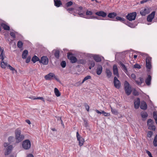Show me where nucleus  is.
I'll return each mask as SVG.
<instances>
[{
  "label": "nucleus",
  "instance_id": "1",
  "mask_svg": "<svg viewBox=\"0 0 157 157\" xmlns=\"http://www.w3.org/2000/svg\"><path fill=\"white\" fill-rule=\"evenodd\" d=\"M124 90L125 93L127 95H130L132 91L131 86L130 85L129 83L126 81L124 82Z\"/></svg>",
  "mask_w": 157,
  "mask_h": 157
},
{
  "label": "nucleus",
  "instance_id": "2",
  "mask_svg": "<svg viewBox=\"0 0 157 157\" xmlns=\"http://www.w3.org/2000/svg\"><path fill=\"white\" fill-rule=\"evenodd\" d=\"M137 13L136 12H134L128 14L126 16V18L127 20L129 21H132L134 20L136 16Z\"/></svg>",
  "mask_w": 157,
  "mask_h": 157
},
{
  "label": "nucleus",
  "instance_id": "3",
  "mask_svg": "<svg viewBox=\"0 0 157 157\" xmlns=\"http://www.w3.org/2000/svg\"><path fill=\"white\" fill-rule=\"evenodd\" d=\"M22 145L24 149L25 150L29 149L31 146L30 141L29 140H25L23 142Z\"/></svg>",
  "mask_w": 157,
  "mask_h": 157
},
{
  "label": "nucleus",
  "instance_id": "4",
  "mask_svg": "<svg viewBox=\"0 0 157 157\" xmlns=\"http://www.w3.org/2000/svg\"><path fill=\"white\" fill-rule=\"evenodd\" d=\"M67 57L68 59L70 60V62L72 63H75L77 61V59L74 56H73V54L69 52L67 53Z\"/></svg>",
  "mask_w": 157,
  "mask_h": 157
},
{
  "label": "nucleus",
  "instance_id": "5",
  "mask_svg": "<svg viewBox=\"0 0 157 157\" xmlns=\"http://www.w3.org/2000/svg\"><path fill=\"white\" fill-rule=\"evenodd\" d=\"M151 57H147L146 59V67L147 69L150 70L151 67Z\"/></svg>",
  "mask_w": 157,
  "mask_h": 157
},
{
  "label": "nucleus",
  "instance_id": "6",
  "mask_svg": "<svg viewBox=\"0 0 157 157\" xmlns=\"http://www.w3.org/2000/svg\"><path fill=\"white\" fill-rule=\"evenodd\" d=\"M113 83L115 88L117 89L120 88L121 86V82L116 77H114V78Z\"/></svg>",
  "mask_w": 157,
  "mask_h": 157
},
{
  "label": "nucleus",
  "instance_id": "7",
  "mask_svg": "<svg viewBox=\"0 0 157 157\" xmlns=\"http://www.w3.org/2000/svg\"><path fill=\"white\" fill-rule=\"evenodd\" d=\"M39 62L43 65H47L48 62V59L46 56H43L41 57V60H40Z\"/></svg>",
  "mask_w": 157,
  "mask_h": 157
},
{
  "label": "nucleus",
  "instance_id": "8",
  "mask_svg": "<svg viewBox=\"0 0 157 157\" xmlns=\"http://www.w3.org/2000/svg\"><path fill=\"white\" fill-rule=\"evenodd\" d=\"M150 9L147 7L144 8V10H141L140 11V14L143 16H145L146 14H148L150 13Z\"/></svg>",
  "mask_w": 157,
  "mask_h": 157
},
{
  "label": "nucleus",
  "instance_id": "9",
  "mask_svg": "<svg viewBox=\"0 0 157 157\" xmlns=\"http://www.w3.org/2000/svg\"><path fill=\"white\" fill-rule=\"evenodd\" d=\"M155 13V11H153L151 13L149 14L147 17V21L149 22H151L153 19L154 18Z\"/></svg>",
  "mask_w": 157,
  "mask_h": 157
},
{
  "label": "nucleus",
  "instance_id": "10",
  "mask_svg": "<svg viewBox=\"0 0 157 157\" xmlns=\"http://www.w3.org/2000/svg\"><path fill=\"white\" fill-rule=\"evenodd\" d=\"M134 106L135 109H138L140 106V100L139 98H137L134 100Z\"/></svg>",
  "mask_w": 157,
  "mask_h": 157
},
{
  "label": "nucleus",
  "instance_id": "11",
  "mask_svg": "<svg viewBox=\"0 0 157 157\" xmlns=\"http://www.w3.org/2000/svg\"><path fill=\"white\" fill-rule=\"evenodd\" d=\"M54 76H55V74L52 73H50L44 76V78L46 80H50L52 79Z\"/></svg>",
  "mask_w": 157,
  "mask_h": 157
},
{
  "label": "nucleus",
  "instance_id": "12",
  "mask_svg": "<svg viewBox=\"0 0 157 157\" xmlns=\"http://www.w3.org/2000/svg\"><path fill=\"white\" fill-rule=\"evenodd\" d=\"M95 14L99 16H101L102 17H105L107 15V13L102 11H100L96 12Z\"/></svg>",
  "mask_w": 157,
  "mask_h": 157
},
{
  "label": "nucleus",
  "instance_id": "13",
  "mask_svg": "<svg viewBox=\"0 0 157 157\" xmlns=\"http://www.w3.org/2000/svg\"><path fill=\"white\" fill-rule=\"evenodd\" d=\"M102 71V66L99 64L98 65L97 68L96 69V73L98 75H101Z\"/></svg>",
  "mask_w": 157,
  "mask_h": 157
},
{
  "label": "nucleus",
  "instance_id": "14",
  "mask_svg": "<svg viewBox=\"0 0 157 157\" xmlns=\"http://www.w3.org/2000/svg\"><path fill=\"white\" fill-rule=\"evenodd\" d=\"M147 104L145 101H141L140 108L141 109L144 110H146L147 109Z\"/></svg>",
  "mask_w": 157,
  "mask_h": 157
},
{
  "label": "nucleus",
  "instance_id": "15",
  "mask_svg": "<svg viewBox=\"0 0 157 157\" xmlns=\"http://www.w3.org/2000/svg\"><path fill=\"white\" fill-rule=\"evenodd\" d=\"M151 76L150 75H148V77L145 81V83L147 86H149L151 85Z\"/></svg>",
  "mask_w": 157,
  "mask_h": 157
},
{
  "label": "nucleus",
  "instance_id": "16",
  "mask_svg": "<svg viewBox=\"0 0 157 157\" xmlns=\"http://www.w3.org/2000/svg\"><path fill=\"white\" fill-rule=\"evenodd\" d=\"M113 69L114 75H116L117 76H118L119 75V74L118 72L117 66L116 65L114 64L113 65Z\"/></svg>",
  "mask_w": 157,
  "mask_h": 157
},
{
  "label": "nucleus",
  "instance_id": "17",
  "mask_svg": "<svg viewBox=\"0 0 157 157\" xmlns=\"http://www.w3.org/2000/svg\"><path fill=\"white\" fill-rule=\"evenodd\" d=\"M13 149V146L11 145H10L6 148V151L5 152V155H9Z\"/></svg>",
  "mask_w": 157,
  "mask_h": 157
},
{
  "label": "nucleus",
  "instance_id": "18",
  "mask_svg": "<svg viewBox=\"0 0 157 157\" xmlns=\"http://www.w3.org/2000/svg\"><path fill=\"white\" fill-rule=\"evenodd\" d=\"M54 5L57 7H59L62 5V2L60 0H54Z\"/></svg>",
  "mask_w": 157,
  "mask_h": 157
},
{
  "label": "nucleus",
  "instance_id": "19",
  "mask_svg": "<svg viewBox=\"0 0 157 157\" xmlns=\"http://www.w3.org/2000/svg\"><path fill=\"white\" fill-rule=\"evenodd\" d=\"M5 57V55L4 50L0 47V59L3 60Z\"/></svg>",
  "mask_w": 157,
  "mask_h": 157
},
{
  "label": "nucleus",
  "instance_id": "20",
  "mask_svg": "<svg viewBox=\"0 0 157 157\" xmlns=\"http://www.w3.org/2000/svg\"><path fill=\"white\" fill-rule=\"evenodd\" d=\"M118 63L121 66V68H122V69L123 70V71L126 73V72H127L128 71L125 66L121 61H120Z\"/></svg>",
  "mask_w": 157,
  "mask_h": 157
},
{
  "label": "nucleus",
  "instance_id": "21",
  "mask_svg": "<svg viewBox=\"0 0 157 157\" xmlns=\"http://www.w3.org/2000/svg\"><path fill=\"white\" fill-rule=\"evenodd\" d=\"M105 73L106 75V76L108 78H109L111 77L112 75V73L109 69H106Z\"/></svg>",
  "mask_w": 157,
  "mask_h": 157
},
{
  "label": "nucleus",
  "instance_id": "22",
  "mask_svg": "<svg viewBox=\"0 0 157 157\" xmlns=\"http://www.w3.org/2000/svg\"><path fill=\"white\" fill-rule=\"evenodd\" d=\"M124 24L131 28H134L135 27V26L134 24L126 20Z\"/></svg>",
  "mask_w": 157,
  "mask_h": 157
},
{
  "label": "nucleus",
  "instance_id": "23",
  "mask_svg": "<svg viewBox=\"0 0 157 157\" xmlns=\"http://www.w3.org/2000/svg\"><path fill=\"white\" fill-rule=\"evenodd\" d=\"M93 58L97 62H100L101 61V57L98 55H95L94 56Z\"/></svg>",
  "mask_w": 157,
  "mask_h": 157
},
{
  "label": "nucleus",
  "instance_id": "24",
  "mask_svg": "<svg viewBox=\"0 0 157 157\" xmlns=\"http://www.w3.org/2000/svg\"><path fill=\"white\" fill-rule=\"evenodd\" d=\"M7 63L6 62H5L3 60H2L1 61V67L3 68H5L6 67H8Z\"/></svg>",
  "mask_w": 157,
  "mask_h": 157
},
{
  "label": "nucleus",
  "instance_id": "25",
  "mask_svg": "<svg viewBox=\"0 0 157 157\" xmlns=\"http://www.w3.org/2000/svg\"><path fill=\"white\" fill-rule=\"evenodd\" d=\"M24 136L23 135H18L17 136H15L16 139L19 142H21V141L24 138Z\"/></svg>",
  "mask_w": 157,
  "mask_h": 157
},
{
  "label": "nucleus",
  "instance_id": "26",
  "mask_svg": "<svg viewBox=\"0 0 157 157\" xmlns=\"http://www.w3.org/2000/svg\"><path fill=\"white\" fill-rule=\"evenodd\" d=\"M139 81L136 80L135 82L138 85H141L144 82V79L143 78L141 77L139 78Z\"/></svg>",
  "mask_w": 157,
  "mask_h": 157
},
{
  "label": "nucleus",
  "instance_id": "27",
  "mask_svg": "<svg viewBox=\"0 0 157 157\" xmlns=\"http://www.w3.org/2000/svg\"><path fill=\"white\" fill-rule=\"evenodd\" d=\"M117 15V13L114 12L109 13L108 15V17L111 18H113Z\"/></svg>",
  "mask_w": 157,
  "mask_h": 157
},
{
  "label": "nucleus",
  "instance_id": "28",
  "mask_svg": "<svg viewBox=\"0 0 157 157\" xmlns=\"http://www.w3.org/2000/svg\"><path fill=\"white\" fill-rule=\"evenodd\" d=\"M28 54V51L27 50H25L23 52L22 55V57L23 59H25L27 58V56Z\"/></svg>",
  "mask_w": 157,
  "mask_h": 157
},
{
  "label": "nucleus",
  "instance_id": "29",
  "mask_svg": "<svg viewBox=\"0 0 157 157\" xmlns=\"http://www.w3.org/2000/svg\"><path fill=\"white\" fill-rule=\"evenodd\" d=\"M116 19L117 21H120L121 22H123L124 23L125 21H126V19L125 18L121 17H116Z\"/></svg>",
  "mask_w": 157,
  "mask_h": 157
},
{
  "label": "nucleus",
  "instance_id": "30",
  "mask_svg": "<svg viewBox=\"0 0 157 157\" xmlns=\"http://www.w3.org/2000/svg\"><path fill=\"white\" fill-rule=\"evenodd\" d=\"M73 2L72 1H69L66 3L65 5L63 6V7L64 8H68L72 6L73 5Z\"/></svg>",
  "mask_w": 157,
  "mask_h": 157
},
{
  "label": "nucleus",
  "instance_id": "31",
  "mask_svg": "<svg viewBox=\"0 0 157 157\" xmlns=\"http://www.w3.org/2000/svg\"><path fill=\"white\" fill-rule=\"evenodd\" d=\"M40 60L39 58L36 55H34L32 59V61L34 63L37 61L39 62Z\"/></svg>",
  "mask_w": 157,
  "mask_h": 157
},
{
  "label": "nucleus",
  "instance_id": "32",
  "mask_svg": "<svg viewBox=\"0 0 157 157\" xmlns=\"http://www.w3.org/2000/svg\"><path fill=\"white\" fill-rule=\"evenodd\" d=\"M111 110L113 114L115 115H117L118 114V111L115 109L112 108L110 106Z\"/></svg>",
  "mask_w": 157,
  "mask_h": 157
},
{
  "label": "nucleus",
  "instance_id": "33",
  "mask_svg": "<svg viewBox=\"0 0 157 157\" xmlns=\"http://www.w3.org/2000/svg\"><path fill=\"white\" fill-rule=\"evenodd\" d=\"M54 92L56 95L57 97H58L60 96V93L59 92V90L56 88H55L54 89Z\"/></svg>",
  "mask_w": 157,
  "mask_h": 157
},
{
  "label": "nucleus",
  "instance_id": "34",
  "mask_svg": "<svg viewBox=\"0 0 157 157\" xmlns=\"http://www.w3.org/2000/svg\"><path fill=\"white\" fill-rule=\"evenodd\" d=\"M1 26L5 30H9L10 29V27L5 24H2Z\"/></svg>",
  "mask_w": 157,
  "mask_h": 157
},
{
  "label": "nucleus",
  "instance_id": "35",
  "mask_svg": "<svg viewBox=\"0 0 157 157\" xmlns=\"http://www.w3.org/2000/svg\"><path fill=\"white\" fill-rule=\"evenodd\" d=\"M79 139V140H78V141L79 145L81 147L83 145L84 142V139L83 138Z\"/></svg>",
  "mask_w": 157,
  "mask_h": 157
},
{
  "label": "nucleus",
  "instance_id": "36",
  "mask_svg": "<svg viewBox=\"0 0 157 157\" xmlns=\"http://www.w3.org/2000/svg\"><path fill=\"white\" fill-rule=\"evenodd\" d=\"M59 51L58 50H55V52L54 53V55L56 58L57 59H59Z\"/></svg>",
  "mask_w": 157,
  "mask_h": 157
},
{
  "label": "nucleus",
  "instance_id": "37",
  "mask_svg": "<svg viewBox=\"0 0 157 157\" xmlns=\"http://www.w3.org/2000/svg\"><path fill=\"white\" fill-rule=\"evenodd\" d=\"M141 116L143 118H146L148 116V114L146 112H141Z\"/></svg>",
  "mask_w": 157,
  "mask_h": 157
},
{
  "label": "nucleus",
  "instance_id": "38",
  "mask_svg": "<svg viewBox=\"0 0 157 157\" xmlns=\"http://www.w3.org/2000/svg\"><path fill=\"white\" fill-rule=\"evenodd\" d=\"M153 144L154 146H157V135H156L155 136L153 142Z\"/></svg>",
  "mask_w": 157,
  "mask_h": 157
},
{
  "label": "nucleus",
  "instance_id": "39",
  "mask_svg": "<svg viewBox=\"0 0 157 157\" xmlns=\"http://www.w3.org/2000/svg\"><path fill=\"white\" fill-rule=\"evenodd\" d=\"M23 46V43L21 41H19L18 42V43L17 44V47L18 48H21Z\"/></svg>",
  "mask_w": 157,
  "mask_h": 157
},
{
  "label": "nucleus",
  "instance_id": "40",
  "mask_svg": "<svg viewBox=\"0 0 157 157\" xmlns=\"http://www.w3.org/2000/svg\"><path fill=\"white\" fill-rule=\"evenodd\" d=\"M86 19H96L98 20H100L101 19H100L99 18V17H97V16H90L89 17H87L86 18Z\"/></svg>",
  "mask_w": 157,
  "mask_h": 157
},
{
  "label": "nucleus",
  "instance_id": "41",
  "mask_svg": "<svg viewBox=\"0 0 157 157\" xmlns=\"http://www.w3.org/2000/svg\"><path fill=\"white\" fill-rule=\"evenodd\" d=\"M153 133L151 131H149L148 132L147 136L149 138H151L152 136Z\"/></svg>",
  "mask_w": 157,
  "mask_h": 157
},
{
  "label": "nucleus",
  "instance_id": "42",
  "mask_svg": "<svg viewBox=\"0 0 157 157\" xmlns=\"http://www.w3.org/2000/svg\"><path fill=\"white\" fill-rule=\"evenodd\" d=\"M91 78V77L90 75H87L85 77L82 82V83H83L85 81L87 80L88 79H90Z\"/></svg>",
  "mask_w": 157,
  "mask_h": 157
},
{
  "label": "nucleus",
  "instance_id": "43",
  "mask_svg": "<svg viewBox=\"0 0 157 157\" xmlns=\"http://www.w3.org/2000/svg\"><path fill=\"white\" fill-rule=\"evenodd\" d=\"M89 64L92 67H94L95 65V62L93 60H90L89 61Z\"/></svg>",
  "mask_w": 157,
  "mask_h": 157
},
{
  "label": "nucleus",
  "instance_id": "44",
  "mask_svg": "<svg viewBox=\"0 0 157 157\" xmlns=\"http://www.w3.org/2000/svg\"><path fill=\"white\" fill-rule=\"evenodd\" d=\"M64 8L67 11H68V12L69 13H71V12L74 9V8H69V7H68V8Z\"/></svg>",
  "mask_w": 157,
  "mask_h": 157
},
{
  "label": "nucleus",
  "instance_id": "45",
  "mask_svg": "<svg viewBox=\"0 0 157 157\" xmlns=\"http://www.w3.org/2000/svg\"><path fill=\"white\" fill-rule=\"evenodd\" d=\"M149 129L155 131V127L154 125L151 124L149 126Z\"/></svg>",
  "mask_w": 157,
  "mask_h": 157
},
{
  "label": "nucleus",
  "instance_id": "46",
  "mask_svg": "<svg viewBox=\"0 0 157 157\" xmlns=\"http://www.w3.org/2000/svg\"><path fill=\"white\" fill-rule=\"evenodd\" d=\"M101 114H103L105 116L108 117L110 116V114L108 113L105 112L104 111L102 110L101 112Z\"/></svg>",
  "mask_w": 157,
  "mask_h": 157
},
{
  "label": "nucleus",
  "instance_id": "47",
  "mask_svg": "<svg viewBox=\"0 0 157 157\" xmlns=\"http://www.w3.org/2000/svg\"><path fill=\"white\" fill-rule=\"evenodd\" d=\"M138 52L140 53V55L142 56H143L144 57H145L146 59H147V57H150V56H149L146 53H142L141 52Z\"/></svg>",
  "mask_w": 157,
  "mask_h": 157
},
{
  "label": "nucleus",
  "instance_id": "48",
  "mask_svg": "<svg viewBox=\"0 0 157 157\" xmlns=\"http://www.w3.org/2000/svg\"><path fill=\"white\" fill-rule=\"evenodd\" d=\"M60 65L63 68H64L66 66V63L65 61H63L61 63Z\"/></svg>",
  "mask_w": 157,
  "mask_h": 157
},
{
  "label": "nucleus",
  "instance_id": "49",
  "mask_svg": "<svg viewBox=\"0 0 157 157\" xmlns=\"http://www.w3.org/2000/svg\"><path fill=\"white\" fill-rule=\"evenodd\" d=\"M15 136H17L18 135H20L21 133V131L19 130H16L15 131Z\"/></svg>",
  "mask_w": 157,
  "mask_h": 157
},
{
  "label": "nucleus",
  "instance_id": "50",
  "mask_svg": "<svg viewBox=\"0 0 157 157\" xmlns=\"http://www.w3.org/2000/svg\"><path fill=\"white\" fill-rule=\"evenodd\" d=\"M133 67L135 68L140 69L141 68V66L140 65L136 63L134 64L133 66Z\"/></svg>",
  "mask_w": 157,
  "mask_h": 157
},
{
  "label": "nucleus",
  "instance_id": "51",
  "mask_svg": "<svg viewBox=\"0 0 157 157\" xmlns=\"http://www.w3.org/2000/svg\"><path fill=\"white\" fill-rule=\"evenodd\" d=\"M8 67H9V69L10 70H11V71H15L16 72H17V71H16V70H15V69L14 68H13V67H11V66L10 65V64H8Z\"/></svg>",
  "mask_w": 157,
  "mask_h": 157
},
{
  "label": "nucleus",
  "instance_id": "52",
  "mask_svg": "<svg viewBox=\"0 0 157 157\" xmlns=\"http://www.w3.org/2000/svg\"><path fill=\"white\" fill-rule=\"evenodd\" d=\"M93 14V12L87 10L86 12V14L87 15H91Z\"/></svg>",
  "mask_w": 157,
  "mask_h": 157
},
{
  "label": "nucleus",
  "instance_id": "53",
  "mask_svg": "<svg viewBox=\"0 0 157 157\" xmlns=\"http://www.w3.org/2000/svg\"><path fill=\"white\" fill-rule=\"evenodd\" d=\"M78 14L81 17H84L86 18V17H85V15L83 13L79 12L78 13Z\"/></svg>",
  "mask_w": 157,
  "mask_h": 157
},
{
  "label": "nucleus",
  "instance_id": "54",
  "mask_svg": "<svg viewBox=\"0 0 157 157\" xmlns=\"http://www.w3.org/2000/svg\"><path fill=\"white\" fill-rule=\"evenodd\" d=\"M84 105L86 109V110L87 111H89V108H90L89 106L86 103H84Z\"/></svg>",
  "mask_w": 157,
  "mask_h": 157
},
{
  "label": "nucleus",
  "instance_id": "55",
  "mask_svg": "<svg viewBox=\"0 0 157 157\" xmlns=\"http://www.w3.org/2000/svg\"><path fill=\"white\" fill-rule=\"evenodd\" d=\"M76 137L77 138V140H79V139H81L82 138V137L80 136V135H79L78 132H76Z\"/></svg>",
  "mask_w": 157,
  "mask_h": 157
},
{
  "label": "nucleus",
  "instance_id": "56",
  "mask_svg": "<svg viewBox=\"0 0 157 157\" xmlns=\"http://www.w3.org/2000/svg\"><path fill=\"white\" fill-rule=\"evenodd\" d=\"M33 99H40L42 100L44 102H45V101L44 100V98L42 97H38L36 98H33Z\"/></svg>",
  "mask_w": 157,
  "mask_h": 157
},
{
  "label": "nucleus",
  "instance_id": "57",
  "mask_svg": "<svg viewBox=\"0 0 157 157\" xmlns=\"http://www.w3.org/2000/svg\"><path fill=\"white\" fill-rule=\"evenodd\" d=\"M153 117L155 120L157 119V113L155 112H153Z\"/></svg>",
  "mask_w": 157,
  "mask_h": 157
},
{
  "label": "nucleus",
  "instance_id": "58",
  "mask_svg": "<svg viewBox=\"0 0 157 157\" xmlns=\"http://www.w3.org/2000/svg\"><path fill=\"white\" fill-rule=\"evenodd\" d=\"M10 35L13 39L15 38L16 36L14 33L13 32H11L10 33Z\"/></svg>",
  "mask_w": 157,
  "mask_h": 157
},
{
  "label": "nucleus",
  "instance_id": "59",
  "mask_svg": "<svg viewBox=\"0 0 157 157\" xmlns=\"http://www.w3.org/2000/svg\"><path fill=\"white\" fill-rule=\"evenodd\" d=\"M13 136H10L8 138V141L10 142H12L13 140Z\"/></svg>",
  "mask_w": 157,
  "mask_h": 157
},
{
  "label": "nucleus",
  "instance_id": "60",
  "mask_svg": "<svg viewBox=\"0 0 157 157\" xmlns=\"http://www.w3.org/2000/svg\"><path fill=\"white\" fill-rule=\"evenodd\" d=\"M146 153L147 154L149 157H153L151 153L149 151L146 150Z\"/></svg>",
  "mask_w": 157,
  "mask_h": 157
},
{
  "label": "nucleus",
  "instance_id": "61",
  "mask_svg": "<svg viewBox=\"0 0 157 157\" xmlns=\"http://www.w3.org/2000/svg\"><path fill=\"white\" fill-rule=\"evenodd\" d=\"M31 59V57L30 56H28V57L27 58L26 60V63H29Z\"/></svg>",
  "mask_w": 157,
  "mask_h": 157
},
{
  "label": "nucleus",
  "instance_id": "62",
  "mask_svg": "<svg viewBox=\"0 0 157 157\" xmlns=\"http://www.w3.org/2000/svg\"><path fill=\"white\" fill-rule=\"evenodd\" d=\"M57 118L58 121H60L61 124H63V121L61 120V117H58Z\"/></svg>",
  "mask_w": 157,
  "mask_h": 157
},
{
  "label": "nucleus",
  "instance_id": "63",
  "mask_svg": "<svg viewBox=\"0 0 157 157\" xmlns=\"http://www.w3.org/2000/svg\"><path fill=\"white\" fill-rule=\"evenodd\" d=\"M133 94L134 95H135V96L138 95L139 94L138 93L137 91H136V90H135V91H134L133 92Z\"/></svg>",
  "mask_w": 157,
  "mask_h": 157
},
{
  "label": "nucleus",
  "instance_id": "64",
  "mask_svg": "<svg viewBox=\"0 0 157 157\" xmlns=\"http://www.w3.org/2000/svg\"><path fill=\"white\" fill-rule=\"evenodd\" d=\"M152 120L151 119H149L147 121V124H148L149 123H152Z\"/></svg>",
  "mask_w": 157,
  "mask_h": 157
}]
</instances>
